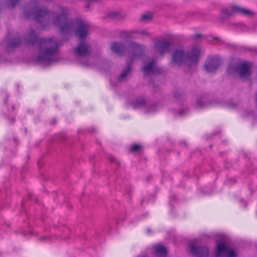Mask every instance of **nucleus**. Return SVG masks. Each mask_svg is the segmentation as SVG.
<instances>
[{
	"mask_svg": "<svg viewBox=\"0 0 257 257\" xmlns=\"http://www.w3.org/2000/svg\"><path fill=\"white\" fill-rule=\"evenodd\" d=\"M25 18L34 19L42 29L53 25L58 28L62 35L75 34L79 39L85 38L88 33L89 25L80 19L72 20L68 16V10L59 7L56 13L39 8L36 2H31L24 7Z\"/></svg>",
	"mask_w": 257,
	"mask_h": 257,
	"instance_id": "1",
	"label": "nucleus"
},
{
	"mask_svg": "<svg viewBox=\"0 0 257 257\" xmlns=\"http://www.w3.org/2000/svg\"><path fill=\"white\" fill-rule=\"evenodd\" d=\"M228 72L231 73L232 72V67L229 66L228 68Z\"/></svg>",
	"mask_w": 257,
	"mask_h": 257,
	"instance_id": "21",
	"label": "nucleus"
},
{
	"mask_svg": "<svg viewBox=\"0 0 257 257\" xmlns=\"http://www.w3.org/2000/svg\"><path fill=\"white\" fill-rule=\"evenodd\" d=\"M155 254L159 257H166L167 254L166 248L161 245H156L153 246Z\"/></svg>",
	"mask_w": 257,
	"mask_h": 257,
	"instance_id": "13",
	"label": "nucleus"
},
{
	"mask_svg": "<svg viewBox=\"0 0 257 257\" xmlns=\"http://www.w3.org/2000/svg\"><path fill=\"white\" fill-rule=\"evenodd\" d=\"M19 0H8L7 5L10 8L14 7L18 2Z\"/></svg>",
	"mask_w": 257,
	"mask_h": 257,
	"instance_id": "18",
	"label": "nucleus"
},
{
	"mask_svg": "<svg viewBox=\"0 0 257 257\" xmlns=\"http://www.w3.org/2000/svg\"><path fill=\"white\" fill-rule=\"evenodd\" d=\"M171 44L166 41H158L154 44L156 53L163 55L169 51Z\"/></svg>",
	"mask_w": 257,
	"mask_h": 257,
	"instance_id": "9",
	"label": "nucleus"
},
{
	"mask_svg": "<svg viewBox=\"0 0 257 257\" xmlns=\"http://www.w3.org/2000/svg\"><path fill=\"white\" fill-rule=\"evenodd\" d=\"M111 50L118 55L122 54L126 51L130 54L131 59H134L144 52L145 47L133 42L127 43L126 47L121 43L113 42L111 44Z\"/></svg>",
	"mask_w": 257,
	"mask_h": 257,
	"instance_id": "4",
	"label": "nucleus"
},
{
	"mask_svg": "<svg viewBox=\"0 0 257 257\" xmlns=\"http://www.w3.org/2000/svg\"><path fill=\"white\" fill-rule=\"evenodd\" d=\"M142 71L146 75L157 74L160 72L159 68L156 65V61L154 59L145 61Z\"/></svg>",
	"mask_w": 257,
	"mask_h": 257,
	"instance_id": "8",
	"label": "nucleus"
},
{
	"mask_svg": "<svg viewBox=\"0 0 257 257\" xmlns=\"http://www.w3.org/2000/svg\"><path fill=\"white\" fill-rule=\"evenodd\" d=\"M220 62L219 59L213 58L208 62L205 65V68L208 72H213L219 67Z\"/></svg>",
	"mask_w": 257,
	"mask_h": 257,
	"instance_id": "12",
	"label": "nucleus"
},
{
	"mask_svg": "<svg viewBox=\"0 0 257 257\" xmlns=\"http://www.w3.org/2000/svg\"><path fill=\"white\" fill-rule=\"evenodd\" d=\"M141 34H148V33L146 31H142L140 32Z\"/></svg>",
	"mask_w": 257,
	"mask_h": 257,
	"instance_id": "22",
	"label": "nucleus"
},
{
	"mask_svg": "<svg viewBox=\"0 0 257 257\" xmlns=\"http://www.w3.org/2000/svg\"><path fill=\"white\" fill-rule=\"evenodd\" d=\"M200 50L198 48H193L189 53H185L182 49H176L172 55V63L180 64L185 63L189 65L196 64L200 58Z\"/></svg>",
	"mask_w": 257,
	"mask_h": 257,
	"instance_id": "3",
	"label": "nucleus"
},
{
	"mask_svg": "<svg viewBox=\"0 0 257 257\" xmlns=\"http://www.w3.org/2000/svg\"><path fill=\"white\" fill-rule=\"evenodd\" d=\"M222 13L226 16H231L236 13L247 17H251L254 14V12L250 10L242 8L234 5L223 9Z\"/></svg>",
	"mask_w": 257,
	"mask_h": 257,
	"instance_id": "5",
	"label": "nucleus"
},
{
	"mask_svg": "<svg viewBox=\"0 0 257 257\" xmlns=\"http://www.w3.org/2000/svg\"><path fill=\"white\" fill-rule=\"evenodd\" d=\"M25 41L28 45H37L39 51L37 61L44 66L49 65L55 61V57L61 45V42L54 38L39 39L34 30H31L26 35Z\"/></svg>",
	"mask_w": 257,
	"mask_h": 257,
	"instance_id": "2",
	"label": "nucleus"
},
{
	"mask_svg": "<svg viewBox=\"0 0 257 257\" xmlns=\"http://www.w3.org/2000/svg\"><path fill=\"white\" fill-rule=\"evenodd\" d=\"M141 148V146L139 145H134L131 147V150L133 152L139 151Z\"/></svg>",
	"mask_w": 257,
	"mask_h": 257,
	"instance_id": "19",
	"label": "nucleus"
},
{
	"mask_svg": "<svg viewBox=\"0 0 257 257\" xmlns=\"http://www.w3.org/2000/svg\"><path fill=\"white\" fill-rule=\"evenodd\" d=\"M131 70V64H127V66H126V68L125 69V70L123 71L119 77V80H123V79L125 78V77L128 74V73L130 72Z\"/></svg>",
	"mask_w": 257,
	"mask_h": 257,
	"instance_id": "15",
	"label": "nucleus"
},
{
	"mask_svg": "<svg viewBox=\"0 0 257 257\" xmlns=\"http://www.w3.org/2000/svg\"><path fill=\"white\" fill-rule=\"evenodd\" d=\"M216 257H236L234 250L226 247L222 242L217 243L216 247Z\"/></svg>",
	"mask_w": 257,
	"mask_h": 257,
	"instance_id": "6",
	"label": "nucleus"
},
{
	"mask_svg": "<svg viewBox=\"0 0 257 257\" xmlns=\"http://www.w3.org/2000/svg\"><path fill=\"white\" fill-rule=\"evenodd\" d=\"M21 41L19 38H15L7 44V49L11 50L13 48L18 46L20 44Z\"/></svg>",
	"mask_w": 257,
	"mask_h": 257,
	"instance_id": "14",
	"label": "nucleus"
},
{
	"mask_svg": "<svg viewBox=\"0 0 257 257\" xmlns=\"http://www.w3.org/2000/svg\"><path fill=\"white\" fill-rule=\"evenodd\" d=\"M131 37H134V38H136V37H137L136 36H131Z\"/></svg>",
	"mask_w": 257,
	"mask_h": 257,
	"instance_id": "25",
	"label": "nucleus"
},
{
	"mask_svg": "<svg viewBox=\"0 0 257 257\" xmlns=\"http://www.w3.org/2000/svg\"><path fill=\"white\" fill-rule=\"evenodd\" d=\"M46 238V237H44V238H43L42 239H45Z\"/></svg>",
	"mask_w": 257,
	"mask_h": 257,
	"instance_id": "26",
	"label": "nucleus"
},
{
	"mask_svg": "<svg viewBox=\"0 0 257 257\" xmlns=\"http://www.w3.org/2000/svg\"><path fill=\"white\" fill-rule=\"evenodd\" d=\"M195 36H196V37H200V36H201V35H200V34H196V35H195Z\"/></svg>",
	"mask_w": 257,
	"mask_h": 257,
	"instance_id": "23",
	"label": "nucleus"
},
{
	"mask_svg": "<svg viewBox=\"0 0 257 257\" xmlns=\"http://www.w3.org/2000/svg\"><path fill=\"white\" fill-rule=\"evenodd\" d=\"M197 106H198V107H200L204 106L203 105L201 104V102L200 100L197 101Z\"/></svg>",
	"mask_w": 257,
	"mask_h": 257,
	"instance_id": "20",
	"label": "nucleus"
},
{
	"mask_svg": "<svg viewBox=\"0 0 257 257\" xmlns=\"http://www.w3.org/2000/svg\"><path fill=\"white\" fill-rule=\"evenodd\" d=\"M251 64L248 62H242L238 66L239 75L242 78L248 77L250 74Z\"/></svg>",
	"mask_w": 257,
	"mask_h": 257,
	"instance_id": "10",
	"label": "nucleus"
},
{
	"mask_svg": "<svg viewBox=\"0 0 257 257\" xmlns=\"http://www.w3.org/2000/svg\"><path fill=\"white\" fill-rule=\"evenodd\" d=\"M195 243H196V240L189 245L191 253L197 257H208V248L207 246L195 247L194 244Z\"/></svg>",
	"mask_w": 257,
	"mask_h": 257,
	"instance_id": "7",
	"label": "nucleus"
},
{
	"mask_svg": "<svg viewBox=\"0 0 257 257\" xmlns=\"http://www.w3.org/2000/svg\"><path fill=\"white\" fill-rule=\"evenodd\" d=\"M89 47L85 42H82L75 49V54L79 56H85L89 54Z\"/></svg>",
	"mask_w": 257,
	"mask_h": 257,
	"instance_id": "11",
	"label": "nucleus"
},
{
	"mask_svg": "<svg viewBox=\"0 0 257 257\" xmlns=\"http://www.w3.org/2000/svg\"><path fill=\"white\" fill-rule=\"evenodd\" d=\"M147 231H148V233H150V229H147Z\"/></svg>",
	"mask_w": 257,
	"mask_h": 257,
	"instance_id": "24",
	"label": "nucleus"
},
{
	"mask_svg": "<svg viewBox=\"0 0 257 257\" xmlns=\"http://www.w3.org/2000/svg\"><path fill=\"white\" fill-rule=\"evenodd\" d=\"M152 18V15L150 13H147L146 14H144L142 16V20L143 21H150L151 20Z\"/></svg>",
	"mask_w": 257,
	"mask_h": 257,
	"instance_id": "17",
	"label": "nucleus"
},
{
	"mask_svg": "<svg viewBox=\"0 0 257 257\" xmlns=\"http://www.w3.org/2000/svg\"><path fill=\"white\" fill-rule=\"evenodd\" d=\"M145 103V101L144 99H141L139 101H136V102H134L133 105V107L136 108L144 105Z\"/></svg>",
	"mask_w": 257,
	"mask_h": 257,
	"instance_id": "16",
	"label": "nucleus"
}]
</instances>
